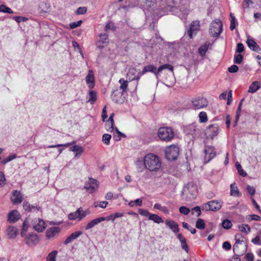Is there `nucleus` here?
<instances>
[{"instance_id": "obj_9", "label": "nucleus", "mask_w": 261, "mask_h": 261, "mask_svg": "<svg viewBox=\"0 0 261 261\" xmlns=\"http://www.w3.org/2000/svg\"><path fill=\"white\" fill-rule=\"evenodd\" d=\"M200 29V21L198 20L193 21L189 25L187 30V34L190 39H193L196 36Z\"/></svg>"}, {"instance_id": "obj_46", "label": "nucleus", "mask_w": 261, "mask_h": 261, "mask_svg": "<svg viewBox=\"0 0 261 261\" xmlns=\"http://www.w3.org/2000/svg\"><path fill=\"white\" fill-rule=\"evenodd\" d=\"M0 12L8 14L13 13V11L11 8L3 4L0 5Z\"/></svg>"}, {"instance_id": "obj_63", "label": "nucleus", "mask_w": 261, "mask_h": 261, "mask_svg": "<svg viewBox=\"0 0 261 261\" xmlns=\"http://www.w3.org/2000/svg\"><path fill=\"white\" fill-rule=\"evenodd\" d=\"M138 213L140 215L143 216H145V217H147V216L149 217V215L151 214L147 210H143V209H139L138 210Z\"/></svg>"}, {"instance_id": "obj_1", "label": "nucleus", "mask_w": 261, "mask_h": 261, "mask_svg": "<svg viewBox=\"0 0 261 261\" xmlns=\"http://www.w3.org/2000/svg\"><path fill=\"white\" fill-rule=\"evenodd\" d=\"M143 163L145 167L150 171H157L161 167V162L159 157L152 153L146 154Z\"/></svg>"}, {"instance_id": "obj_25", "label": "nucleus", "mask_w": 261, "mask_h": 261, "mask_svg": "<svg viewBox=\"0 0 261 261\" xmlns=\"http://www.w3.org/2000/svg\"><path fill=\"white\" fill-rule=\"evenodd\" d=\"M166 225L174 233H176L179 232V229L178 224L171 220L167 219L165 221Z\"/></svg>"}, {"instance_id": "obj_26", "label": "nucleus", "mask_w": 261, "mask_h": 261, "mask_svg": "<svg viewBox=\"0 0 261 261\" xmlns=\"http://www.w3.org/2000/svg\"><path fill=\"white\" fill-rule=\"evenodd\" d=\"M83 233L82 231H76L72 233L69 236H68L66 239L63 242L64 245H68L71 243L73 240L76 239Z\"/></svg>"}, {"instance_id": "obj_36", "label": "nucleus", "mask_w": 261, "mask_h": 261, "mask_svg": "<svg viewBox=\"0 0 261 261\" xmlns=\"http://www.w3.org/2000/svg\"><path fill=\"white\" fill-rule=\"evenodd\" d=\"M238 227L241 232L245 233L246 234H248L251 231L250 227L248 224H242L239 225Z\"/></svg>"}, {"instance_id": "obj_41", "label": "nucleus", "mask_w": 261, "mask_h": 261, "mask_svg": "<svg viewBox=\"0 0 261 261\" xmlns=\"http://www.w3.org/2000/svg\"><path fill=\"white\" fill-rule=\"evenodd\" d=\"M200 123H205L207 121V116L205 112H201L198 115Z\"/></svg>"}, {"instance_id": "obj_28", "label": "nucleus", "mask_w": 261, "mask_h": 261, "mask_svg": "<svg viewBox=\"0 0 261 261\" xmlns=\"http://www.w3.org/2000/svg\"><path fill=\"white\" fill-rule=\"evenodd\" d=\"M97 99L96 92L94 90L89 91L87 97L86 102L90 103L91 105H93Z\"/></svg>"}, {"instance_id": "obj_39", "label": "nucleus", "mask_w": 261, "mask_h": 261, "mask_svg": "<svg viewBox=\"0 0 261 261\" xmlns=\"http://www.w3.org/2000/svg\"><path fill=\"white\" fill-rule=\"evenodd\" d=\"M115 129L116 133L117 134V135L114 134V136H113V139H114V140L115 141H120L122 137H123V138L126 137V135L120 132L117 127H116Z\"/></svg>"}, {"instance_id": "obj_21", "label": "nucleus", "mask_w": 261, "mask_h": 261, "mask_svg": "<svg viewBox=\"0 0 261 261\" xmlns=\"http://www.w3.org/2000/svg\"><path fill=\"white\" fill-rule=\"evenodd\" d=\"M39 241L38 237L36 234H30L25 238V243L29 246L36 245Z\"/></svg>"}, {"instance_id": "obj_29", "label": "nucleus", "mask_w": 261, "mask_h": 261, "mask_svg": "<svg viewBox=\"0 0 261 261\" xmlns=\"http://www.w3.org/2000/svg\"><path fill=\"white\" fill-rule=\"evenodd\" d=\"M86 81L90 89H92L94 86V77L93 72L90 70L86 77Z\"/></svg>"}, {"instance_id": "obj_10", "label": "nucleus", "mask_w": 261, "mask_h": 261, "mask_svg": "<svg viewBox=\"0 0 261 261\" xmlns=\"http://www.w3.org/2000/svg\"><path fill=\"white\" fill-rule=\"evenodd\" d=\"M158 68L152 64H149L144 67L142 71H139V76H142L146 72H149L153 73L155 77L158 79L159 75V73H157Z\"/></svg>"}, {"instance_id": "obj_48", "label": "nucleus", "mask_w": 261, "mask_h": 261, "mask_svg": "<svg viewBox=\"0 0 261 261\" xmlns=\"http://www.w3.org/2000/svg\"><path fill=\"white\" fill-rule=\"evenodd\" d=\"M236 168L238 170L239 174L240 175L242 176L243 177H245L247 175V173L242 169V166L239 163H238V162L236 163Z\"/></svg>"}, {"instance_id": "obj_64", "label": "nucleus", "mask_w": 261, "mask_h": 261, "mask_svg": "<svg viewBox=\"0 0 261 261\" xmlns=\"http://www.w3.org/2000/svg\"><path fill=\"white\" fill-rule=\"evenodd\" d=\"M244 50V47L242 43H239L237 46L236 52L239 54Z\"/></svg>"}, {"instance_id": "obj_23", "label": "nucleus", "mask_w": 261, "mask_h": 261, "mask_svg": "<svg viewBox=\"0 0 261 261\" xmlns=\"http://www.w3.org/2000/svg\"><path fill=\"white\" fill-rule=\"evenodd\" d=\"M140 5L145 9L150 11L155 7V3L151 0H140Z\"/></svg>"}, {"instance_id": "obj_49", "label": "nucleus", "mask_w": 261, "mask_h": 261, "mask_svg": "<svg viewBox=\"0 0 261 261\" xmlns=\"http://www.w3.org/2000/svg\"><path fill=\"white\" fill-rule=\"evenodd\" d=\"M205 224L204 220L201 219H198L196 222V227L199 229H203L205 228Z\"/></svg>"}, {"instance_id": "obj_38", "label": "nucleus", "mask_w": 261, "mask_h": 261, "mask_svg": "<svg viewBox=\"0 0 261 261\" xmlns=\"http://www.w3.org/2000/svg\"><path fill=\"white\" fill-rule=\"evenodd\" d=\"M208 47V44L205 43L198 48V53L201 57H203L205 56Z\"/></svg>"}, {"instance_id": "obj_47", "label": "nucleus", "mask_w": 261, "mask_h": 261, "mask_svg": "<svg viewBox=\"0 0 261 261\" xmlns=\"http://www.w3.org/2000/svg\"><path fill=\"white\" fill-rule=\"evenodd\" d=\"M246 219L250 222L252 220L259 221L261 220V217L255 214L248 215L246 216Z\"/></svg>"}, {"instance_id": "obj_6", "label": "nucleus", "mask_w": 261, "mask_h": 261, "mask_svg": "<svg viewBox=\"0 0 261 261\" xmlns=\"http://www.w3.org/2000/svg\"><path fill=\"white\" fill-rule=\"evenodd\" d=\"M222 203L220 200H213L203 204L202 205V210L205 211H218L222 207Z\"/></svg>"}, {"instance_id": "obj_22", "label": "nucleus", "mask_w": 261, "mask_h": 261, "mask_svg": "<svg viewBox=\"0 0 261 261\" xmlns=\"http://www.w3.org/2000/svg\"><path fill=\"white\" fill-rule=\"evenodd\" d=\"M184 132L187 135H196L199 132V130L197 128L196 124L195 123L190 124L184 128Z\"/></svg>"}, {"instance_id": "obj_4", "label": "nucleus", "mask_w": 261, "mask_h": 261, "mask_svg": "<svg viewBox=\"0 0 261 261\" xmlns=\"http://www.w3.org/2000/svg\"><path fill=\"white\" fill-rule=\"evenodd\" d=\"M159 137L163 141H169L174 136L173 131L171 127H163L159 128L158 132Z\"/></svg>"}, {"instance_id": "obj_42", "label": "nucleus", "mask_w": 261, "mask_h": 261, "mask_svg": "<svg viewBox=\"0 0 261 261\" xmlns=\"http://www.w3.org/2000/svg\"><path fill=\"white\" fill-rule=\"evenodd\" d=\"M29 226V222L28 220L26 219L23 221V225H22V230H21V236L22 237H23L25 236V232L28 230Z\"/></svg>"}, {"instance_id": "obj_35", "label": "nucleus", "mask_w": 261, "mask_h": 261, "mask_svg": "<svg viewBox=\"0 0 261 261\" xmlns=\"http://www.w3.org/2000/svg\"><path fill=\"white\" fill-rule=\"evenodd\" d=\"M148 219L150 220L153 221L154 223L159 224L161 223H163L164 220L160 216L156 215L151 214L149 215V217H148Z\"/></svg>"}, {"instance_id": "obj_5", "label": "nucleus", "mask_w": 261, "mask_h": 261, "mask_svg": "<svg viewBox=\"0 0 261 261\" xmlns=\"http://www.w3.org/2000/svg\"><path fill=\"white\" fill-rule=\"evenodd\" d=\"M197 187L193 182H189L187 184L184 188L182 192V198L187 199V196L185 197V195L190 194L189 198H194L197 194Z\"/></svg>"}, {"instance_id": "obj_57", "label": "nucleus", "mask_w": 261, "mask_h": 261, "mask_svg": "<svg viewBox=\"0 0 261 261\" xmlns=\"http://www.w3.org/2000/svg\"><path fill=\"white\" fill-rule=\"evenodd\" d=\"M12 19L15 20L17 23H20L21 22H24L28 20V18L24 16H13Z\"/></svg>"}, {"instance_id": "obj_14", "label": "nucleus", "mask_w": 261, "mask_h": 261, "mask_svg": "<svg viewBox=\"0 0 261 261\" xmlns=\"http://www.w3.org/2000/svg\"><path fill=\"white\" fill-rule=\"evenodd\" d=\"M82 214V207H80L75 212L70 213L68 215V218L69 220H75L78 219L79 221H81L84 219Z\"/></svg>"}, {"instance_id": "obj_54", "label": "nucleus", "mask_w": 261, "mask_h": 261, "mask_svg": "<svg viewBox=\"0 0 261 261\" xmlns=\"http://www.w3.org/2000/svg\"><path fill=\"white\" fill-rule=\"evenodd\" d=\"M17 158V156L16 154H13L12 155H9V156L7 157L5 159L3 160L1 162L2 164L3 165H5L7 164V163L11 161L12 160L16 159Z\"/></svg>"}, {"instance_id": "obj_45", "label": "nucleus", "mask_w": 261, "mask_h": 261, "mask_svg": "<svg viewBox=\"0 0 261 261\" xmlns=\"http://www.w3.org/2000/svg\"><path fill=\"white\" fill-rule=\"evenodd\" d=\"M58 253V251L56 250H54L50 252L47 257H46V260L47 261H56V258L57 256Z\"/></svg>"}, {"instance_id": "obj_55", "label": "nucleus", "mask_w": 261, "mask_h": 261, "mask_svg": "<svg viewBox=\"0 0 261 261\" xmlns=\"http://www.w3.org/2000/svg\"><path fill=\"white\" fill-rule=\"evenodd\" d=\"M114 116V114L112 113L110 115L108 120H107L108 122H110L111 123V125L110 127L109 128H108V131H109L110 132H112L114 129V128H113L114 124V121L113 119Z\"/></svg>"}, {"instance_id": "obj_24", "label": "nucleus", "mask_w": 261, "mask_h": 261, "mask_svg": "<svg viewBox=\"0 0 261 261\" xmlns=\"http://www.w3.org/2000/svg\"><path fill=\"white\" fill-rule=\"evenodd\" d=\"M205 158H208L207 162H210L216 156L215 148L212 146H208L204 150Z\"/></svg>"}, {"instance_id": "obj_27", "label": "nucleus", "mask_w": 261, "mask_h": 261, "mask_svg": "<svg viewBox=\"0 0 261 261\" xmlns=\"http://www.w3.org/2000/svg\"><path fill=\"white\" fill-rule=\"evenodd\" d=\"M177 237L180 242V246L182 249L185 250L187 253H188L189 246L187 244L186 239L181 233H178Z\"/></svg>"}, {"instance_id": "obj_52", "label": "nucleus", "mask_w": 261, "mask_h": 261, "mask_svg": "<svg viewBox=\"0 0 261 261\" xmlns=\"http://www.w3.org/2000/svg\"><path fill=\"white\" fill-rule=\"evenodd\" d=\"M182 227L189 231L191 232L192 234H195L196 232V230L195 228L192 227L190 225H189L186 222H182Z\"/></svg>"}, {"instance_id": "obj_13", "label": "nucleus", "mask_w": 261, "mask_h": 261, "mask_svg": "<svg viewBox=\"0 0 261 261\" xmlns=\"http://www.w3.org/2000/svg\"><path fill=\"white\" fill-rule=\"evenodd\" d=\"M166 3L167 7L161 9L159 13L160 16L164 15L166 13L170 11L171 8L177 7L175 0H167Z\"/></svg>"}, {"instance_id": "obj_60", "label": "nucleus", "mask_w": 261, "mask_h": 261, "mask_svg": "<svg viewBox=\"0 0 261 261\" xmlns=\"http://www.w3.org/2000/svg\"><path fill=\"white\" fill-rule=\"evenodd\" d=\"M82 23V20H79L77 21H75L71 22L69 24L70 28L71 29H75L81 25Z\"/></svg>"}, {"instance_id": "obj_30", "label": "nucleus", "mask_w": 261, "mask_h": 261, "mask_svg": "<svg viewBox=\"0 0 261 261\" xmlns=\"http://www.w3.org/2000/svg\"><path fill=\"white\" fill-rule=\"evenodd\" d=\"M7 233L10 239H13L17 235V229L13 226H9L7 229Z\"/></svg>"}, {"instance_id": "obj_33", "label": "nucleus", "mask_w": 261, "mask_h": 261, "mask_svg": "<svg viewBox=\"0 0 261 261\" xmlns=\"http://www.w3.org/2000/svg\"><path fill=\"white\" fill-rule=\"evenodd\" d=\"M260 87V82L258 81H254L250 85L248 92L254 93L256 92Z\"/></svg>"}, {"instance_id": "obj_12", "label": "nucleus", "mask_w": 261, "mask_h": 261, "mask_svg": "<svg viewBox=\"0 0 261 261\" xmlns=\"http://www.w3.org/2000/svg\"><path fill=\"white\" fill-rule=\"evenodd\" d=\"M98 187V181L95 179L89 178L88 184L84 186V188L92 193L97 189Z\"/></svg>"}, {"instance_id": "obj_17", "label": "nucleus", "mask_w": 261, "mask_h": 261, "mask_svg": "<svg viewBox=\"0 0 261 261\" xmlns=\"http://www.w3.org/2000/svg\"><path fill=\"white\" fill-rule=\"evenodd\" d=\"M46 227V223L42 219H38L34 222L33 227L36 231L39 232H42Z\"/></svg>"}, {"instance_id": "obj_11", "label": "nucleus", "mask_w": 261, "mask_h": 261, "mask_svg": "<svg viewBox=\"0 0 261 261\" xmlns=\"http://www.w3.org/2000/svg\"><path fill=\"white\" fill-rule=\"evenodd\" d=\"M61 231V229L58 226H53L48 228L45 232V236L47 239H53Z\"/></svg>"}, {"instance_id": "obj_2", "label": "nucleus", "mask_w": 261, "mask_h": 261, "mask_svg": "<svg viewBox=\"0 0 261 261\" xmlns=\"http://www.w3.org/2000/svg\"><path fill=\"white\" fill-rule=\"evenodd\" d=\"M240 237H243L241 234L235 235L236 243L233 246V251L236 256H240L244 254L247 249V245L243 244L244 241L240 240Z\"/></svg>"}, {"instance_id": "obj_62", "label": "nucleus", "mask_w": 261, "mask_h": 261, "mask_svg": "<svg viewBox=\"0 0 261 261\" xmlns=\"http://www.w3.org/2000/svg\"><path fill=\"white\" fill-rule=\"evenodd\" d=\"M246 190L249 194L251 196L254 195L255 193V189L253 187L248 185L246 188Z\"/></svg>"}, {"instance_id": "obj_20", "label": "nucleus", "mask_w": 261, "mask_h": 261, "mask_svg": "<svg viewBox=\"0 0 261 261\" xmlns=\"http://www.w3.org/2000/svg\"><path fill=\"white\" fill-rule=\"evenodd\" d=\"M139 72L135 68H130L127 74V77L130 81H139L141 76H139Z\"/></svg>"}, {"instance_id": "obj_8", "label": "nucleus", "mask_w": 261, "mask_h": 261, "mask_svg": "<svg viewBox=\"0 0 261 261\" xmlns=\"http://www.w3.org/2000/svg\"><path fill=\"white\" fill-rule=\"evenodd\" d=\"M192 106L194 110H199L207 106L208 101L205 97L198 96L191 100Z\"/></svg>"}, {"instance_id": "obj_16", "label": "nucleus", "mask_w": 261, "mask_h": 261, "mask_svg": "<svg viewBox=\"0 0 261 261\" xmlns=\"http://www.w3.org/2000/svg\"><path fill=\"white\" fill-rule=\"evenodd\" d=\"M218 133V126L217 124L210 125L206 129V134L211 138L217 136Z\"/></svg>"}, {"instance_id": "obj_7", "label": "nucleus", "mask_w": 261, "mask_h": 261, "mask_svg": "<svg viewBox=\"0 0 261 261\" xmlns=\"http://www.w3.org/2000/svg\"><path fill=\"white\" fill-rule=\"evenodd\" d=\"M179 154V148L176 145H172L166 147L165 155L169 161H174L177 159Z\"/></svg>"}, {"instance_id": "obj_15", "label": "nucleus", "mask_w": 261, "mask_h": 261, "mask_svg": "<svg viewBox=\"0 0 261 261\" xmlns=\"http://www.w3.org/2000/svg\"><path fill=\"white\" fill-rule=\"evenodd\" d=\"M20 218V215L17 210L10 212L8 215V221L11 223L16 222Z\"/></svg>"}, {"instance_id": "obj_40", "label": "nucleus", "mask_w": 261, "mask_h": 261, "mask_svg": "<svg viewBox=\"0 0 261 261\" xmlns=\"http://www.w3.org/2000/svg\"><path fill=\"white\" fill-rule=\"evenodd\" d=\"M164 69H168L169 70L173 72V67L169 64H165L164 65H162L159 67L158 68V71L157 73H159V75L160 74V73L161 71Z\"/></svg>"}, {"instance_id": "obj_32", "label": "nucleus", "mask_w": 261, "mask_h": 261, "mask_svg": "<svg viewBox=\"0 0 261 261\" xmlns=\"http://www.w3.org/2000/svg\"><path fill=\"white\" fill-rule=\"evenodd\" d=\"M101 222L102 221L101 217L95 218L91 220L85 226V229L89 230Z\"/></svg>"}, {"instance_id": "obj_34", "label": "nucleus", "mask_w": 261, "mask_h": 261, "mask_svg": "<svg viewBox=\"0 0 261 261\" xmlns=\"http://www.w3.org/2000/svg\"><path fill=\"white\" fill-rule=\"evenodd\" d=\"M230 195L234 197H239L241 196V194L239 192L238 188L235 186V183L232 184L230 186Z\"/></svg>"}, {"instance_id": "obj_37", "label": "nucleus", "mask_w": 261, "mask_h": 261, "mask_svg": "<svg viewBox=\"0 0 261 261\" xmlns=\"http://www.w3.org/2000/svg\"><path fill=\"white\" fill-rule=\"evenodd\" d=\"M119 82L120 84V89L122 90V92L121 93V96H122L123 92L126 91L128 86V82L127 81L124 80L123 79H121L119 80Z\"/></svg>"}, {"instance_id": "obj_43", "label": "nucleus", "mask_w": 261, "mask_h": 261, "mask_svg": "<svg viewBox=\"0 0 261 261\" xmlns=\"http://www.w3.org/2000/svg\"><path fill=\"white\" fill-rule=\"evenodd\" d=\"M118 95H119L120 96H121V93L118 92V90L114 91L111 94V98L112 100L115 103H117L120 102V99L118 97L119 96H118Z\"/></svg>"}, {"instance_id": "obj_31", "label": "nucleus", "mask_w": 261, "mask_h": 261, "mask_svg": "<svg viewBox=\"0 0 261 261\" xmlns=\"http://www.w3.org/2000/svg\"><path fill=\"white\" fill-rule=\"evenodd\" d=\"M70 150L76 152L75 157H80L84 151L83 148L78 145H75L70 148Z\"/></svg>"}, {"instance_id": "obj_19", "label": "nucleus", "mask_w": 261, "mask_h": 261, "mask_svg": "<svg viewBox=\"0 0 261 261\" xmlns=\"http://www.w3.org/2000/svg\"><path fill=\"white\" fill-rule=\"evenodd\" d=\"M23 197L20 191L14 190L12 192V196L11 198V201L14 204H18L22 201Z\"/></svg>"}, {"instance_id": "obj_18", "label": "nucleus", "mask_w": 261, "mask_h": 261, "mask_svg": "<svg viewBox=\"0 0 261 261\" xmlns=\"http://www.w3.org/2000/svg\"><path fill=\"white\" fill-rule=\"evenodd\" d=\"M246 43L251 50L258 54L261 53V48L253 39L248 38Z\"/></svg>"}, {"instance_id": "obj_3", "label": "nucleus", "mask_w": 261, "mask_h": 261, "mask_svg": "<svg viewBox=\"0 0 261 261\" xmlns=\"http://www.w3.org/2000/svg\"><path fill=\"white\" fill-rule=\"evenodd\" d=\"M223 31V24L219 19L214 20L211 23L210 34L214 37H218Z\"/></svg>"}, {"instance_id": "obj_58", "label": "nucleus", "mask_w": 261, "mask_h": 261, "mask_svg": "<svg viewBox=\"0 0 261 261\" xmlns=\"http://www.w3.org/2000/svg\"><path fill=\"white\" fill-rule=\"evenodd\" d=\"M87 11V8L85 7H80L75 11L76 15H83L86 13Z\"/></svg>"}, {"instance_id": "obj_53", "label": "nucleus", "mask_w": 261, "mask_h": 261, "mask_svg": "<svg viewBox=\"0 0 261 261\" xmlns=\"http://www.w3.org/2000/svg\"><path fill=\"white\" fill-rule=\"evenodd\" d=\"M112 138L111 135L108 134H104L102 137V140L104 144L106 145H109L110 144V141Z\"/></svg>"}, {"instance_id": "obj_50", "label": "nucleus", "mask_w": 261, "mask_h": 261, "mask_svg": "<svg viewBox=\"0 0 261 261\" xmlns=\"http://www.w3.org/2000/svg\"><path fill=\"white\" fill-rule=\"evenodd\" d=\"M222 226L223 228L226 229H230L232 226V224L231 222L228 219H225L222 223Z\"/></svg>"}, {"instance_id": "obj_56", "label": "nucleus", "mask_w": 261, "mask_h": 261, "mask_svg": "<svg viewBox=\"0 0 261 261\" xmlns=\"http://www.w3.org/2000/svg\"><path fill=\"white\" fill-rule=\"evenodd\" d=\"M243 59V56L241 54H239L234 56L233 62L236 64H240L242 63Z\"/></svg>"}, {"instance_id": "obj_51", "label": "nucleus", "mask_w": 261, "mask_h": 261, "mask_svg": "<svg viewBox=\"0 0 261 261\" xmlns=\"http://www.w3.org/2000/svg\"><path fill=\"white\" fill-rule=\"evenodd\" d=\"M230 16L231 18L230 29V30L232 31L235 29L236 27V23H237V21L235 18V17L233 16L232 13L230 14Z\"/></svg>"}, {"instance_id": "obj_61", "label": "nucleus", "mask_w": 261, "mask_h": 261, "mask_svg": "<svg viewBox=\"0 0 261 261\" xmlns=\"http://www.w3.org/2000/svg\"><path fill=\"white\" fill-rule=\"evenodd\" d=\"M228 70L230 73H236L239 70V67L236 65H232L228 67Z\"/></svg>"}, {"instance_id": "obj_44", "label": "nucleus", "mask_w": 261, "mask_h": 261, "mask_svg": "<svg viewBox=\"0 0 261 261\" xmlns=\"http://www.w3.org/2000/svg\"><path fill=\"white\" fill-rule=\"evenodd\" d=\"M99 40L98 41L101 42L102 43V44H105L106 45H107L109 43V38L107 34L103 33V34H100L99 35Z\"/></svg>"}, {"instance_id": "obj_59", "label": "nucleus", "mask_w": 261, "mask_h": 261, "mask_svg": "<svg viewBox=\"0 0 261 261\" xmlns=\"http://www.w3.org/2000/svg\"><path fill=\"white\" fill-rule=\"evenodd\" d=\"M179 211L180 213L184 214L185 215H187L190 213V209L186 206H181L179 209Z\"/></svg>"}]
</instances>
